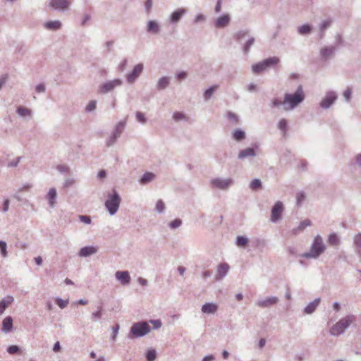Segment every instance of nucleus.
I'll use <instances>...</instances> for the list:
<instances>
[{
  "instance_id": "f257e3e1",
  "label": "nucleus",
  "mask_w": 361,
  "mask_h": 361,
  "mask_svg": "<svg viewBox=\"0 0 361 361\" xmlns=\"http://www.w3.org/2000/svg\"><path fill=\"white\" fill-rule=\"evenodd\" d=\"M305 98L302 85H299L294 93H286L283 101V108L286 111H290L298 106Z\"/></svg>"
},
{
  "instance_id": "f03ea898",
  "label": "nucleus",
  "mask_w": 361,
  "mask_h": 361,
  "mask_svg": "<svg viewBox=\"0 0 361 361\" xmlns=\"http://www.w3.org/2000/svg\"><path fill=\"white\" fill-rule=\"evenodd\" d=\"M326 250V245L320 235H317L310 245L308 252L299 255L300 257L306 259H318Z\"/></svg>"
},
{
  "instance_id": "7ed1b4c3",
  "label": "nucleus",
  "mask_w": 361,
  "mask_h": 361,
  "mask_svg": "<svg viewBox=\"0 0 361 361\" xmlns=\"http://www.w3.org/2000/svg\"><path fill=\"white\" fill-rule=\"evenodd\" d=\"M356 317L353 314H348L341 318L329 329V334L332 336H338L345 333V330L355 322Z\"/></svg>"
},
{
  "instance_id": "20e7f679",
  "label": "nucleus",
  "mask_w": 361,
  "mask_h": 361,
  "mask_svg": "<svg viewBox=\"0 0 361 361\" xmlns=\"http://www.w3.org/2000/svg\"><path fill=\"white\" fill-rule=\"evenodd\" d=\"M150 330L151 328L147 322H138L132 325L128 337L130 339L143 337L149 334Z\"/></svg>"
},
{
  "instance_id": "39448f33",
  "label": "nucleus",
  "mask_w": 361,
  "mask_h": 361,
  "mask_svg": "<svg viewBox=\"0 0 361 361\" xmlns=\"http://www.w3.org/2000/svg\"><path fill=\"white\" fill-rule=\"evenodd\" d=\"M121 202V198L115 190L108 195L104 204L110 215L113 216L118 212Z\"/></svg>"
},
{
  "instance_id": "423d86ee",
  "label": "nucleus",
  "mask_w": 361,
  "mask_h": 361,
  "mask_svg": "<svg viewBox=\"0 0 361 361\" xmlns=\"http://www.w3.org/2000/svg\"><path fill=\"white\" fill-rule=\"evenodd\" d=\"M280 60L276 56L269 57L257 63L252 66V71L255 74H259L268 68L279 63Z\"/></svg>"
},
{
  "instance_id": "0eeeda50",
  "label": "nucleus",
  "mask_w": 361,
  "mask_h": 361,
  "mask_svg": "<svg viewBox=\"0 0 361 361\" xmlns=\"http://www.w3.org/2000/svg\"><path fill=\"white\" fill-rule=\"evenodd\" d=\"M212 188L226 190L234 184V180L231 178H216L210 181Z\"/></svg>"
},
{
  "instance_id": "6e6552de",
  "label": "nucleus",
  "mask_w": 361,
  "mask_h": 361,
  "mask_svg": "<svg viewBox=\"0 0 361 361\" xmlns=\"http://www.w3.org/2000/svg\"><path fill=\"white\" fill-rule=\"evenodd\" d=\"M123 81L119 78L109 80L99 86V92L102 94H107L112 92L115 88L120 87Z\"/></svg>"
},
{
  "instance_id": "1a4fd4ad",
  "label": "nucleus",
  "mask_w": 361,
  "mask_h": 361,
  "mask_svg": "<svg viewBox=\"0 0 361 361\" xmlns=\"http://www.w3.org/2000/svg\"><path fill=\"white\" fill-rule=\"evenodd\" d=\"M337 99L338 95L335 91H327L325 96L322 99L319 103V106L323 109H328L337 100Z\"/></svg>"
},
{
  "instance_id": "9d476101",
  "label": "nucleus",
  "mask_w": 361,
  "mask_h": 361,
  "mask_svg": "<svg viewBox=\"0 0 361 361\" xmlns=\"http://www.w3.org/2000/svg\"><path fill=\"white\" fill-rule=\"evenodd\" d=\"M336 46H324L319 49V58L323 62H327L333 59L335 56Z\"/></svg>"
},
{
  "instance_id": "9b49d317",
  "label": "nucleus",
  "mask_w": 361,
  "mask_h": 361,
  "mask_svg": "<svg viewBox=\"0 0 361 361\" xmlns=\"http://www.w3.org/2000/svg\"><path fill=\"white\" fill-rule=\"evenodd\" d=\"M71 4L69 0H50L49 6L55 11L65 12L69 10Z\"/></svg>"
},
{
  "instance_id": "f8f14e48",
  "label": "nucleus",
  "mask_w": 361,
  "mask_h": 361,
  "mask_svg": "<svg viewBox=\"0 0 361 361\" xmlns=\"http://www.w3.org/2000/svg\"><path fill=\"white\" fill-rule=\"evenodd\" d=\"M284 207L282 202L277 201L271 208V214L270 221L273 223H276L282 218V213Z\"/></svg>"
},
{
  "instance_id": "ddd939ff",
  "label": "nucleus",
  "mask_w": 361,
  "mask_h": 361,
  "mask_svg": "<svg viewBox=\"0 0 361 361\" xmlns=\"http://www.w3.org/2000/svg\"><path fill=\"white\" fill-rule=\"evenodd\" d=\"M144 66L142 63H137L133 67V69L130 73H127L126 77L127 82L130 84H133L138 78L140 74L142 73Z\"/></svg>"
},
{
  "instance_id": "4468645a",
  "label": "nucleus",
  "mask_w": 361,
  "mask_h": 361,
  "mask_svg": "<svg viewBox=\"0 0 361 361\" xmlns=\"http://www.w3.org/2000/svg\"><path fill=\"white\" fill-rule=\"evenodd\" d=\"M231 16L228 13H224L214 21V25L216 28L221 29L227 27L231 23Z\"/></svg>"
},
{
  "instance_id": "2eb2a0df",
  "label": "nucleus",
  "mask_w": 361,
  "mask_h": 361,
  "mask_svg": "<svg viewBox=\"0 0 361 361\" xmlns=\"http://www.w3.org/2000/svg\"><path fill=\"white\" fill-rule=\"evenodd\" d=\"M279 301L276 296H271L257 301L256 305L262 308L270 307Z\"/></svg>"
},
{
  "instance_id": "dca6fc26",
  "label": "nucleus",
  "mask_w": 361,
  "mask_h": 361,
  "mask_svg": "<svg viewBox=\"0 0 361 361\" xmlns=\"http://www.w3.org/2000/svg\"><path fill=\"white\" fill-rule=\"evenodd\" d=\"M187 9L180 8L174 11L169 16V22L172 24L178 23L180 19L186 14Z\"/></svg>"
},
{
  "instance_id": "f3484780",
  "label": "nucleus",
  "mask_w": 361,
  "mask_h": 361,
  "mask_svg": "<svg viewBox=\"0 0 361 361\" xmlns=\"http://www.w3.org/2000/svg\"><path fill=\"white\" fill-rule=\"evenodd\" d=\"M115 278L123 286H127L130 282V276L128 271H117L115 273Z\"/></svg>"
},
{
  "instance_id": "a211bd4d",
  "label": "nucleus",
  "mask_w": 361,
  "mask_h": 361,
  "mask_svg": "<svg viewBox=\"0 0 361 361\" xmlns=\"http://www.w3.org/2000/svg\"><path fill=\"white\" fill-rule=\"evenodd\" d=\"M13 329V319L12 317L7 316L2 321L1 331L4 334L11 333Z\"/></svg>"
},
{
  "instance_id": "6ab92c4d",
  "label": "nucleus",
  "mask_w": 361,
  "mask_h": 361,
  "mask_svg": "<svg viewBox=\"0 0 361 361\" xmlns=\"http://www.w3.org/2000/svg\"><path fill=\"white\" fill-rule=\"evenodd\" d=\"M229 265L227 263H221L217 268V274L215 276L216 281L224 279L228 274Z\"/></svg>"
},
{
  "instance_id": "aec40b11",
  "label": "nucleus",
  "mask_w": 361,
  "mask_h": 361,
  "mask_svg": "<svg viewBox=\"0 0 361 361\" xmlns=\"http://www.w3.org/2000/svg\"><path fill=\"white\" fill-rule=\"evenodd\" d=\"M146 30L151 35H158L161 31V27L156 20H149L147 24Z\"/></svg>"
},
{
  "instance_id": "412c9836",
  "label": "nucleus",
  "mask_w": 361,
  "mask_h": 361,
  "mask_svg": "<svg viewBox=\"0 0 361 361\" xmlns=\"http://www.w3.org/2000/svg\"><path fill=\"white\" fill-rule=\"evenodd\" d=\"M56 197H57V192L56 190L54 188H51L49 190L47 195L46 199L48 201L49 206L51 208H54L56 206Z\"/></svg>"
},
{
  "instance_id": "4be33fe9",
  "label": "nucleus",
  "mask_w": 361,
  "mask_h": 361,
  "mask_svg": "<svg viewBox=\"0 0 361 361\" xmlns=\"http://www.w3.org/2000/svg\"><path fill=\"white\" fill-rule=\"evenodd\" d=\"M320 302V298H315L313 301L308 303V305L304 308L303 312L306 314H312L319 305Z\"/></svg>"
},
{
  "instance_id": "5701e85b",
  "label": "nucleus",
  "mask_w": 361,
  "mask_h": 361,
  "mask_svg": "<svg viewBox=\"0 0 361 361\" xmlns=\"http://www.w3.org/2000/svg\"><path fill=\"white\" fill-rule=\"evenodd\" d=\"M97 252V248L94 246H85L82 247L79 252L78 255L81 257H87L90 255H94Z\"/></svg>"
},
{
  "instance_id": "b1692460",
  "label": "nucleus",
  "mask_w": 361,
  "mask_h": 361,
  "mask_svg": "<svg viewBox=\"0 0 361 361\" xmlns=\"http://www.w3.org/2000/svg\"><path fill=\"white\" fill-rule=\"evenodd\" d=\"M332 20L331 18H327L321 21L319 24V38L322 39L324 37L325 31L329 29L332 24Z\"/></svg>"
},
{
  "instance_id": "393cba45",
  "label": "nucleus",
  "mask_w": 361,
  "mask_h": 361,
  "mask_svg": "<svg viewBox=\"0 0 361 361\" xmlns=\"http://www.w3.org/2000/svg\"><path fill=\"white\" fill-rule=\"evenodd\" d=\"M201 310L204 314H214L218 310V305L214 302H207L202 306Z\"/></svg>"
},
{
  "instance_id": "a878e982",
  "label": "nucleus",
  "mask_w": 361,
  "mask_h": 361,
  "mask_svg": "<svg viewBox=\"0 0 361 361\" xmlns=\"http://www.w3.org/2000/svg\"><path fill=\"white\" fill-rule=\"evenodd\" d=\"M312 222L310 219H305L300 223L298 227L294 228L291 230V233L294 235H298L301 233L305 228L311 226Z\"/></svg>"
},
{
  "instance_id": "bb28decb",
  "label": "nucleus",
  "mask_w": 361,
  "mask_h": 361,
  "mask_svg": "<svg viewBox=\"0 0 361 361\" xmlns=\"http://www.w3.org/2000/svg\"><path fill=\"white\" fill-rule=\"evenodd\" d=\"M14 301V298L11 295L4 297L0 301V315H2L7 307H8Z\"/></svg>"
},
{
  "instance_id": "cd10ccee",
  "label": "nucleus",
  "mask_w": 361,
  "mask_h": 361,
  "mask_svg": "<svg viewBox=\"0 0 361 361\" xmlns=\"http://www.w3.org/2000/svg\"><path fill=\"white\" fill-rule=\"evenodd\" d=\"M16 114L21 118H31L32 116V110L24 106H18L16 109Z\"/></svg>"
},
{
  "instance_id": "c85d7f7f",
  "label": "nucleus",
  "mask_w": 361,
  "mask_h": 361,
  "mask_svg": "<svg viewBox=\"0 0 361 361\" xmlns=\"http://www.w3.org/2000/svg\"><path fill=\"white\" fill-rule=\"evenodd\" d=\"M257 154L253 148L247 147L239 152L238 158L239 159H244L248 157H254Z\"/></svg>"
},
{
  "instance_id": "c756f323",
  "label": "nucleus",
  "mask_w": 361,
  "mask_h": 361,
  "mask_svg": "<svg viewBox=\"0 0 361 361\" xmlns=\"http://www.w3.org/2000/svg\"><path fill=\"white\" fill-rule=\"evenodd\" d=\"M353 245L355 253L361 257V232L353 236Z\"/></svg>"
},
{
  "instance_id": "7c9ffc66",
  "label": "nucleus",
  "mask_w": 361,
  "mask_h": 361,
  "mask_svg": "<svg viewBox=\"0 0 361 361\" xmlns=\"http://www.w3.org/2000/svg\"><path fill=\"white\" fill-rule=\"evenodd\" d=\"M61 22L58 20L48 21L44 24V27L45 29L53 31L59 30L61 27Z\"/></svg>"
},
{
  "instance_id": "2f4dec72",
  "label": "nucleus",
  "mask_w": 361,
  "mask_h": 361,
  "mask_svg": "<svg viewBox=\"0 0 361 361\" xmlns=\"http://www.w3.org/2000/svg\"><path fill=\"white\" fill-rule=\"evenodd\" d=\"M170 84V78L168 76H163L161 77L157 84H156V88L157 90H163L166 89Z\"/></svg>"
},
{
  "instance_id": "473e14b6",
  "label": "nucleus",
  "mask_w": 361,
  "mask_h": 361,
  "mask_svg": "<svg viewBox=\"0 0 361 361\" xmlns=\"http://www.w3.org/2000/svg\"><path fill=\"white\" fill-rule=\"evenodd\" d=\"M156 176L152 172H145L139 180V182L142 185H146L155 178Z\"/></svg>"
},
{
  "instance_id": "72a5a7b5",
  "label": "nucleus",
  "mask_w": 361,
  "mask_h": 361,
  "mask_svg": "<svg viewBox=\"0 0 361 361\" xmlns=\"http://www.w3.org/2000/svg\"><path fill=\"white\" fill-rule=\"evenodd\" d=\"M255 42V38L250 36L245 43L242 44V49L244 54H247L250 52V48L254 44Z\"/></svg>"
},
{
  "instance_id": "f704fd0d",
  "label": "nucleus",
  "mask_w": 361,
  "mask_h": 361,
  "mask_svg": "<svg viewBox=\"0 0 361 361\" xmlns=\"http://www.w3.org/2000/svg\"><path fill=\"white\" fill-rule=\"evenodd\" d=\"M297 31L298 34L300 35H308L312 31V26L310 24H304L298 27Z\"/></svg>"
},
{
  "instance_id": "c9c22d12",
  "label": "nucleus",
  "mask_w": 361,
  "mask_h": 361,
  "mask_svg": "<svg viewBox=\"0 0 361 361\" xmlns=\"http://www.w3.org/2000/svg\"><path fill=\"white\" fill-rule=\"evenodd\" d=\"M126 120L120 121L115 126L114 131L112 133L118 136V137H121L122 133L124 130L125 126H126Z\"/></svg>"
},
{
  "instance_id": "e433bc0d",
  "label": "nucleus",
  "mask_w": 361,
  "mask_h": 361,
  "mask_svg": "<svg viewBox=\"0 0 361 361\" xmlns=\"http://www.w3.org/2000/svg\"><path fill=\"white\" fill-rule=\"evenodd\" d=\"M247 37H250V31L248 30H241L238 31L235 34V39L240 44H242V41L245 39Z\"/></svg>"
},
{
  "instance_id": "4c0bfd02",
  "label": "nucleus",
  "mask_w": 361,
  "mask_h": 361,
  "mask_svg": "<svg viewBox=\"0 0 361 361\" xmlns=\"http://www.w3.org/2000/svg\"><path fill=\"white\" fill-rule=\"evenodd\" d=\"M218 87L219 86L217 85H215L207 89L203 94L204 99L205 101L209 100L212 98V95L214 94V92L218 89Z\"/></svg>"
},
{
  "instance_id": "58836bf2",
  "label": "nucleus",
  "mask_w": 361,
  "mask_h": 361,
  "mask_svg": "<svg viewBox=\"0 0 361 361\" xmlns=\"http://www.w3.org/2000/svg\"><path fill=\"white\" fill-rule=\"evenodd\" d=\"M232 137L236 141H241L245 138V133L241 129H236L232 133Z\"/></svg>"
},
{
  "instance_id": "ea45409f",
  "label": "nucleus",
  "mask_w": 361,
  "mask_h": 361,
  "mask_svg": "<svg viewBox=\"0 0 361 361\" xmlns=\"http://www.w3.org/2000/svg\"><path fill=\"white\" fill-rule=\"evenodd\" d=\"M328 243L332 246H338L340 244V239L338 235L335 233H332L328 236Z\"/></svg>"
},
{
  "instance_id": "a19ab883",
  "label": "nucleus",
  "mask_w": 361,
  "mask_h": 361,
  "mask_svg": "<svg viewBox=\"0 0 361 361\" xmlns=\"http://www.w3.org/2000/svg\"><path fill=\"white\" fill-rule=\"evenodd\" d=\"M249 187L252 190L260 189L262 188V181L259 178H255L250 183Z\"/></svg>"
},
{
  "instance_id": "79ce46f5",
  "label": "nucleus",
  "mask_w": 361,
  "mask_h": 361,
  "mask_svg": "<svg viewBox=\"0 0 361 361\" xmlns=\"http://www.w3.org/2000/svg\"><path fill=\"white\" fill-rule=\"evenodd\" d=\"M145 357L147 361H154L157 358V352L155 349L152 348L147 350Z\"/></svg>"
},
{
  "instance_id": "37998d69",
  "label": "nucleus",
  "mask_w": 361,
  "mask_h": 361,
  "mask_svg": "<svg viewBox=\"0 0 361 361\" xmlns=\"http://www.w3.org/2000/svg\"><path fill=\"white\" fill-rule=\"evenodd\" d=\"M248 243L247 238L243 236V235H238L236 238L235 243L239 247H245Z\"/></svg>"
},
{
  "instance_id": "c03bdc74",
  "label": "nucleus",
  "mask_w": 361,
  "mask_h": 361,
  "mask_svg": "<svg viewBox=\"0 0 361 361\" xmlns=\"http://www.w3.org/2000/svg\"><path fill=\"white\" fill-rule=\"evenodd\" d=\"M278 128L282 131L284 134L288 130V123L285 118H281L278 123Z\"/></svg>"
},
{
  "instance_id": "a18cd8bd",
  "label": "nucleus",
  "mask_w": 361,
  "mask_h": 361,
  "mask_svg": "<svg viewBox=\"0 0 361 361\" xmlns=\"http://www.w3.org/2000/svg\"><path fill=\"white\" fill-rule=\"evenodd\" d=\"M118 138H119L118 136L111 133V135L106 140V145L108 147L113 146L116 142Z\"/></svg>"
},
{
  "instance_id": "49530a36",
  "label": "nucleus",
  "mask_w": 361,
  "mask_h": 361,
  "mask_svg": "<svg viewBox=\"0 0 361 361\" xmlns=\"http://www.w3.org/2000/svg\"><path fill=\"white\" fill-rule=\"evenodd\" d=\"M0 252L3 257H6L8 256L7 244L4 240H0Z\"/></svg>"
},
{
  "instance_id": "de8ad7c7",
  "label": "nucleus",
  "mask_w": 361,
  "mask_h": 361,
  "mask_svg": "<svg viewBox=\"0 0 361 361\" xmlns=\"http://www.w3.org/2000/svg\"><path fill=\"white\" fill-rule=\"evenodd\" d=\"M97 108V101L91 100L85 107V111L90 113L94 111Z\"/></svg>"
},
{
  "instance_id": "09e8293b",
  "label": "nucleus",
  "mask_w": 361,
  "mask_h": 361,
  "mask_svg": "<svg viewBox=\"0 0 361 361\" xmlns=\"http://www.w3.org/2000/svg\"><path fill=\"white\" fill-rule=\"evenodd\" d=\"M182 224V221L180 219H176L169 224V226L171 229H176Z\"/></svg>"
},
{
  "instance_id": "8fccbe9b",
  "label": "nucleus",
  "mask_w": 361,
  "mask_h": 361,
  "mask_svg": "<svg viewBox=\"0 0 361 361\" xmlns=\"http://www.w3.org/2000/svg\"><path fill=\"white\" fill-rule=\"evenodd\" d=\"M173 118L176 121L186 120V116L180 111H176L173 114Z\"/></svg>"
},
{
  "instance_id": "3c124183",
  "label": "nucleus",
  "mask_w": 361,
  "mask_h": 361,
  "mask_svg": "<svg viewBox=\"0 0 361 361\" xmlns=\"http://www.w3.org/2000/svg\"><path fill=\"white\" fill-rule=\"evenodd\" d=\"M227 118L230 119L234 124H238L239 118L237 114L233 112L228 111L227 113Z\"/></svg>"
},
{
  "instance_id": "603ef678",
  "label": "nucleus",
  "mask_w": 361,
  "mask_h": 361,
  "mask_svg": "<svg viewBox=\"0 0 361 361\" xmlns=\"http://www.w3.org/2000/svg\"><path fill=\"white\" fill-rule=\"evenodd\" d=\"M165 209V204L164 203V202L161 200H159L157 202V204H156V211L161 214L162 212H164Z\"/></svg>"
},
{
  "instance_id": "864d4df0",
  "label": "nucleus",
  "mask_w": 361,
  "mask_h": 361,
  "mask_svg": "<svg viewBox=\"0 0 361 361\" xmlns=\"http://www.w3.org/2000/svg\"><path fill=\"white\" fill-rule=\"evenodd\" d=\"M343 97L347 102H349L352 97V90L350 87L346 88L343 93Z\"/></svg>"
},
{
  "instance_id": "5fc2aeb1",
  "label": "nucleus",
  "mask_w": 361,
  "mask_h": 361,
  "mask_svg": "<svg viewBox=\"0 0 361 361\" xmlns=\"http://www.w3.org/2000/svg\"><path fill=\"white\" fill-rule=\"evenodd\" d=\"M270 106L272 108H279V106H283V101L279 98H274L271 99Z\"/></svg>"
},
{
  "instance_id": "6e6d98bb",
  "label": "nucleus",
  "mask_w": 361,
  "mask_h": 361,
  "mask_svg": "<svg viewBox=\"0 0 361 361\" xmlns=\"http://www.w3.org/2000/svg\"><path fill=\"white\" fill-rule=\"evenodd\" d=\"M305 199V193L302 191L298 192L296 195L297 205L300 206L304 202Z\"/></svg>"
},
{
  "instance_id": "4d7b16f0",
  "label": "nucleus",
  "mask_w": 361,
  "mask_h": 361,
  "mask_svg": "<svg viewBox=\"0 0 361 361\" xmlns=\"http://www.w3.org/2000/svg\"><path fill=\"white\" fill-rule=\"evenodd\" d=\"M56 302L61 309L65 308L68 304V300H63L60 298L56 299Z\"/></svg>"
},
{
  "instance_id": "13d9d810",
  "label": "nucleus",
  "mask_w": 361,
  "mask_h": 361,
  "mask_svg": "<svg viewBox=\"0 0 361 361\" xmlns=\"http://www.w3.org/2000/svg\"><path fill=\"white\" fill-rule=\"evenodd\" d=\"M97 309H98L97 311H96L92 314V317L94 321L101 319V317L102 316V307L101 306H99L97 307Z\"/></svg>"
},
{
  "instance_id": "bf43d9fd",
  "label": "nucleus",
  "mask_w": 361,
  "mask_h": 361,
  "mask_svg": "<svg viewBox=\"0 0 361 361\" xmlns=\"http://www.w3.org/2000/svg\"><path fill=\"white\" fill-rule=\"evenodd\" d=\"M19 351L20 348L18 345H13L7 348V352L11 355L18 353Z\"/></svg>"
},
{
  "instance_id": "052dcab7",
  "label": "nucleus",
  "mask_w": 361,
  "mask_h": 361,
  "mask_svg": "<svg viewBox=\"0 0 361 361\" xmlns=\"http://www.w3.org/2000/svg\"><path fill=\"white\" fill-rule=\"evenodd\" d=\"M80 221L85 224H90L92 222L91 218L90 216L87 215H79L78 216Z\"/></svg>"
},
{
  "instance_id": "680f3d73",
  "label": "nucleus",
  "mask_w": 361,
  "mask_h": 361,
  "mask_svg": "<svg viewBox=\"0 0 361 361\" xmlns=\"http://www.w3.org/2000/svg\"><path fill=\"white\" fill-rule=\"evenodd\" d=\"M135 116H136L137 120L139 122H140L142 123H146L147 119H146V118L145 116V114L143 113L137 111V112H136Z\"/></svg>"
},
{
  "instance_id": "e2e57ef3",
  "label": "nucleus",
  "mask_w": 361,
  "mask_h": 361,
  "mask_svg": "<svg viewBox=\"0 0 361 361\" xmlns=\"http://www.w3.org/2000/svg\"><path fill=\"white\" fill-rule=\"evenodd\" d=\"M149 322L153 325L154 329H158L162 325V323L160 319H151Z\"/></svg>"
},
{
  "instance_id": "0e129e2a",
  "label": "nucleus",
  "mask_w": 361,
  "mask_h": 361,
  "mask_svg": "<svg viewBox=\"0 0 361 361\" xmlns=\"http://www.w3.org/2000/svg\"><path fill=\"white\" fill-rule=\"evenodd\" d=\"M187 76H188V73L183 71L176 73V78L180 80H185L187 78Z\"/></svg>"
},
{
  "instance_id": "69168bd1",
  "label": "nucleus",
  "mask_w": 361,
  "mask_h": 361,
  "mask_svg": "<svg viewBox=\"0 0 361 361\" xmlns=\"http://www.w3.org/2000/svg\"><path fill=\"white\" fill-rule=\"evenodd\" d=\"M128 65V61L126 59H124L119 64L118 66V71L120 72H123L126 70Z\"/></svg>"
},
{
  "instance_id": "338daca9",
  "label": "nucleus",
  "mask_w": 361,
  "mask_h": 361,
  "mask_svg": "<svg viewBox=\"0 0 361 361\" xmlns=\"http://www.w3.org/2000/svg\"><path fill=\"white\" fill-rule=\"evenodd\" d=\"M46 90V87L45 85L43 84V83H39V84H37L36 86H35V91L37 92V93H42V92H44Z\"/></svg>"
},
{
  "instance_id": "774afa93",
  "label": "nucleus",
  "mask_w": 361,
  "mask_h": 361,
  "mask_svg": "<svg viewBox=\"0 0 361 361\" xmlns=\"http://www.w3.org/2000/svg\"><path fill=\"white\" fill-rule=\"evenodd\" d=\"M91 19V16L90 14L89 13H85L83 17H82V21H81V25L82 26H85L87 23Z\"/></svg>"
}]
</instances>
